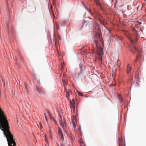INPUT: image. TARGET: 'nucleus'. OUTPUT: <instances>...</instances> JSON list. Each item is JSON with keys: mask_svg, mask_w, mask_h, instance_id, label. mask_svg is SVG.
I'll return each mask as SVG.
<instances>
[{"mask_svg": "<svg viewBox=\"0 0 146 146\" xmlns=\"http://www.w3.org/2000/svg\"><path fill=\"white\" fill-rule=\"evenodd\" d=\"M100 23L102 25H105L107 23V21L104 19H98Z\"/></svg>", "mask_w": 146, "mask_h": 146, "instance_id": "nucleus-5", "label": "nucleus"}, {"mask_svg": "<svg viewBox=\"0 0 146 146\" xmlns=\"http://www.w3.org/2000/svg\"><path fill=\"white\" fill-rule=\"evenodd\" d=\"M76 121H72V125L74 128H75L76 126Z\"/></svg>", "mask_w": 146, "mask_h": 146, "instance_id": "nucleus-11", "label": "nucleus"}, {"mask_svg": "<svg viewBox=\"0 0 146 146\" xmlns=\"http://www.w3.org/2000/svg\"><path fill=\"white\" fill-rule=\"evenodd\" d=\"M68 146H70V144H69V145Z\"/></svg>", "mask_w": 146, "mask_h": 146, "instance_id": "nucleus-34", "label": "nucleus"}, {"mask_svg": "<svg viewBox=\"0 0 146 146\" xmlns=\"http://www.w3.org/2000/svg\"><path fill=\"white\" fill-rule=\"evenodd\" d=\"M53 40L54 42H55L56 43V39L55 36H54L53 37Z\"/></svg>", "mask_w": 146, "mask_h": 146, "instance_id": "nucleus-24", "label": "nucleus"}, {"mask_svg": "<svg viewBox=\"0 0 146 146\" xmlns=\"http://www.w3.org/2000/svg\"><path fill=\"white\" fill-rule=\"evenodd\" d=\"M70 105V108L71 109H73V110H74L75 109V107L74 105Z\"/></svg>", "mask_w": 146, "mask_h": 146, "instance_id": "nucleus-14", "label": "nucleus"}, {"mask_svg": "<svg viewBox=\"0 0 146 146\" xmlns=\"http://www.w3.org/2000/svg\"><path fill=\"white\" fill-rule=\"evenodd\" d=\"M94 44H95L96 47H97L98 42L97 40H95L94 41Z\"/></svg>", "mask_w": 146, "mask_h": 146, "instance_id": "nucleus-19", "label": "nucleus"}, {"mask_svg": "<svg viewBox=\"0 0 146 146\" xmlns=\"http://www.w3.org/2000/svg\"><path fill=\"white\" fill-rule=\"evenodd\" d=\"M2 81H3V84L4 85V86H5V81H4L3 80H2Z\"/></svg>", "mask_w": 146, "mask_h": 146, "instance_id": "nucleus-27", "label": "nucleus"}, {"mask_svg": "<svg viewBox=\"0 0 146 146\" xmlns=\"http://www.w3.org/2000/svg\"><path fill=\"white\" fill-rule=\"evenodd\" d=\"M96 4L97 5H99L100 4V3H99V2L98 1H97V0H96Z\"/></svg>", "mask_w": 146, "mask_h": 146, "instance_id": "nucleus-25", "label": "nucleus"}, {"mask_svg": "<svg viewBox=\"0 0 146 146\" xmlns=\"http://www.w3.org/2000/svg\"><path fill=\"white\" fill-rule=\"evenodd\" d=\"M60 123L61 126L65 130L66 127V123L64 118L60 116Z\"/></svg>", "mask_w": 146, "mask_h": 146, "instance_id": "nucleus-2", "label": "nucleus"}, {"mask_svg": "<svg viewBox=\"0 0 146 146\" xmlns=\"http://www.w3.org/2000/svg\"><path fill=\"white\" fill-rule=\"evenodd\" d=\"M96 59H95V60H94V63H95L96 62Z\"/></svg>", "mask_w": 146, "mask_h": 146, "instance_id": "nucleus-28", "label": "nucleus"}, {"mask_svg": "<svg viewBox=\"0 0 146 146\" xmlns=\"http://www.w3.org/2000/svg\"><path fill=\"white\" fill-rule=\"evenodd\" d=\"M70 105H74L75 102L74 100L72 99L71 101H70Z\"/></svg>", "mask_w": 146, "mask_h": 146, "instance_id": "nucleus-12", "label": "nucleus"}, {"mask_svg": "<svg viewBox=\"0 0 146 146\" xmlns=\"http://www.w3.org/2000/svg\"><path fill=\"white\" fill-rule=\"evenodd\" d=\"M82 4H83V5L87 9L88 11L90 13V10L88 8H87L86 6L85 5V4L82 2Z\"/></svg>", "mask_w": 146, "mask_h": 146, "instance_id": "nucleus-13", "label": "nucleus"}, {"mask_svg": "<svg viewBox=\"0 0 146 146\" xmlns=\"http://www.w3.org/2000/svg\"><path fill=\"white\" fill-rule=\"evenodd\" d=\"M135 32V33H136V34H137V32H136V31Z\"/></svg>", "mask_w": 146, "mask_h": 146, "instance_id": "nucleus-33", "label": "nucleus"}, {"mask_svg": "<svg viewBox=\"0 0 146 146\" xmlns=\"http://www.w3.org/2000/svg\"><path fill=\"white\" fill-rule=\"evenodd\" d=\"M79 142L81 144H82L84 143L82 139L81 138L79 140Z\"/></svg>", "mask_w": 146, "mask_h": 146, "instance_id": "nucleus-16", "label": "nucleus"}, {"mask_svg": "<svg viewBox=\"0 0 146 146\" xmlns=\"http://www.w3.org/2000/svg\"><path fill=\"white\" fill-rule=\"evenodd\" d=\"M0 129L3 131L7 138L9 146H16L13 136L9 130L7 117L3 112L0 113Z\"/></svg>", "mask_w": 146, "mask_h": 146, "instance_id": "nucleus-1", "label": "nucleus"}, {"mask_svg": "<svg viewBox=\"0 0 146 146\" xmlns=\"http://www.w3.org/2000/svg\"><path fill=\"white\" fill-rule=\"evenodd\" d=\"M119 100L120 101H121V102H122L123 101L122 98H121V97L120 96H119Z\"/></svg>", "mask_w": 146, "mask_h": 146, "instance_id": "nucleus-21", "label": "nucleus"}, {"mask_svg": "<svg viewBox=\"0 0 146 146\" xmlns=\"http://www.w3.org/2000/svg\"><path fill=\"white\" fill-rule=\"evenodd\" d=\"M6 0V1H7V2H8V0Z\"/></svg>", "mask_w": 146, "mask_h": 146, "instance_id": "nucleus-32", "label": "nucleus"}, {"mask_svg": "<svg viewBox=\"0 0 146 146\" xmlns=\"http://www.w3.org/2000/svg\"><path fill=\"white\" fill-rule=\"evenodd\" d=\"M45 141L46 142V143H48V139H47V137H46V135H45Z\"/></svg>", "mask_w": 146, "mask_h": 146, "instance_id": "nucleus-23", "label": "nucleus"}, {"mask_svg": "<svg viewBox=\"0 0 146 146\" xmlns=\"http://www.w3.org/2000/svg\"><path fill=\"white\" fill-rule=\"evenodd\" d=\"M37 125L38 126V127H39L40 128H42V126L41 123H40L38 124H37Z\"/></svg>", "mask_w": 146, "mask_h": 146, "instance_id": "nucleus-17", "label": "nucleus"}, {"mask_svg": "<svg viewBox=\"0 0 146 146\" xmlns=\"http://www.w3.org/2000/svg\"><path fill=\"white\" fill-rule=\"evenodd\" d=\"M131 66L130 64L128 65L127 67V73H128L129 71L131 70Z\"/></svg>", "mask_w": 146, "mask_h": 146, "instance_id": "nucleus-7", "label": "nucleus"}, {"mask_svg": "<svg viewBox=\"0 0 146 146\" xmlns=\"http://www.w3.org/2000/svg\"><path fill=\"white\" fill-rule=\"evenodd\" d=\"M25 86L26 89H27V86H26V84H25Z\"/></svg>", "mask_w": 146, "mask_h": 146, "instance_id": "nucleus-30", "label": "nucleus"}, {"mask_svg": "<svg viewBox=\"0 0 146 146\" xmlns=\"http://www.w3.org/2000/svg\"><path fill=\"white\" fill-rule=\"evenodd\" d=\"M72 121H76V116L75 115H73L72 117Z\"/></svg>", "mask_w": 146, "mask_h": 146, "instance_id": "nucleus-8", "label": "nucleus"}, {"mask_svg": "<svg viewBox=\"0 0 146 146\" xmlns=\"http://www.w3.org/2000/svg\"><path fill=\"white\" fill-rule=\"evenodd\" d=\"M77 92L78 93V94L80 96H82L83 95V94L82 93H81L77 91Z\"/></svg>", "mask_w": 146, "mask_h": 146, "instance_id": "nucleus-20", "label": "nucleus"}, {"mask_svg": "<svg viewBox=\"0 0 146 146\" xmlns=\"http://www.w3.org/2000/svg\"><path fill=\"white\" fill-rule=\"evenodd\" d=\"M100 50V52H98V55H99L100 56V57L98 59V60L99 62L102 63V55L101 53H102V48H99Z\"/></svg>", "mask_w": 146, "mask_h": 146, "instance_id": "nucleus-4", "label": "nucleus"}, {"mask_svg": "<svg viewBox=\"0 0 146 146\" xmlns=\"http://www.w3.org/2000/svg\"><path fill=\"white\" fill-rule=\"evenodd\" d=\"M131 43L133 46L134 50H132V52L133 53H134L136 51H137L136 48L134 46V45L136 44L137 41V39L136 37L134 40L130 39V40Z\"/></svg>", "mask_w": 146, "mask_h": 146, "instance_id": "nucleus-3", "label": "nucleus"}, {"mask_svg": "<svg viewBox=\"0 0 146 146\" xmlns=\"http://www.w3.org/2000/svg\"><path fill=\"white\" fill-rule=\"evenodd\" d=\"M66 97L67 98H68L70 96V95H69V93L68 92H67V91L66 92Z\"/></svg>", "mask_w": 146, "mask_h": 146, "instance_id": "nucleus-15", "label": "nucleus"}, {"mask_svg": "<svg viewBox=\"0 0 146 146\" xmlns=\"http://www.w3.org/2000/svg\"><path fill=\"white\" fill-rule=\"evenodd\" d=\"M53 121L54 123L55 124L57 125V122L56 121V120L54 118H53Z\"/></svg>", "mask_w": 146, "mask_h": 146, "instance_id": "nucleus-22", "label": "nucleus"}, {"mask_svg": "<svg viewBox=\"0 0 146 146\" xmlns=\"http://www.w3.org/2000/svg\"><path fill=\"white\" fill-rule=\"evenodd\" d=\"M36 90L40 94H41L42 93V90L41 88H37Z\"/></svg>", "mask_w": 146, "mask_h": 146, "instance_id": "nucleus-6", "label": "nucleus"}, {"mask_svg": "<svg viewBox=\"0 0 146 146\" xmlns=\"http://www.w3.org/2000/svg\"><path fill=\"white\" fill-rule=\"evenodd\" d=\"M119 146H125V145H124L123 143V142L122 140L121 139H119Z\"/></svg>", "mask_w": 146, "mask_h": 146, "instance_id": "nucleus-10", "label": "nucleus"}, {"mask_svg": "<svg viewBox=\"0 0 146 146\" xmlns=\"http://www.w3.org/2000/svg\"><path fill=\"white\" fill-rule=\"evenodd\" d=\"M59 135L60 136V138L62 140H63L64 137L63 134Z\"/></svg>", "mask_w": 146, "mask_h": 146, "instance_id": "nucleus-18", "label": "nucleus"}, {"mask_svg": "<svg viewBox=\"0 0 146 146\" xmlns=\"http://www.w3.org/2000/svg\"><path fill=\"white\" fill-rule=\"evenodd\" d=\"M44 115H45V119H46V121H47V116H46V114L45 113H44Z\"/></svg>", "mask_w": 146, "mask_h": 146, "instance_id": "nucleus-26", "label": "nucleus"}, {"mask_svg": "<svg viewBox=\"0 0 146 146\" xmlns=\"http://www.w3.org/2000/svg\"><path fill=\"white\" fill-rule=\"evenodd\" d=\"M58 146H59L58 145ZM61 146H64V145H61Z\"/></svg>", "mask_w": 146, "mask_h": 146, "instance_id": "nucleus-31", "label": "nucleus"}, {"mask_svg": "<svg viewBox=\"0 0 146 146\" xmlns=\"http://www.w3.org/2000/svg\"><path fill=\"white\" fill-rule=\"evenodd\" d=\"M61 69H63V66H62V65H61Z\"/></svg>", "mask_w": 146, "mask_h": 146, "instance_id": "nucleus-29", "label": "nucleus"}, {"mask_svg": "<svg viewBox=\"0 0 146 146\" xmlns=\"http://www.w3.org/2000/svg\"><path fill=\"white\" fill-rule=\"evenodd\" d=\"M58 134L59 135L62 134L61 129L60 127H58Z\"/></svg>", "mask_w": 146, "mask_h": 146, "instance_id": "nucleus-9", "label": "nucleus"}]
</instances>
